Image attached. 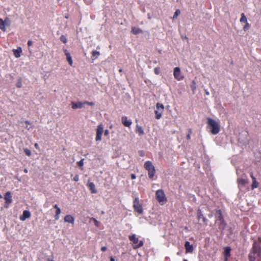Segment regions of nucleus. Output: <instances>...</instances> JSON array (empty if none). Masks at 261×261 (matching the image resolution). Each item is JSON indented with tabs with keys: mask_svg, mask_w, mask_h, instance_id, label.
I'll return each instance as SVG.
<instances>
[{
	"mask_svg": "<svg viewBox=\"0 0 261 261\" xmlns=\"http://www.w3.org/2000/svg\"><path fill=\"white\" fill-rule=\"evenodd\" d=\"M248 259L261 261V247L256 242H254L248 254Z\"/></svg>",
	"mask_w": 261,
	"mask_h": 261,
	"instance_id": "f257e3e1",
	"label": "nucleus"
},
{
	"mask_svg": "<svg viewBox=\"0 0 261 261\" xmlns=\"http://www.w3.org/2000/svg\"><path fill=\"white\" fill-rule=\"evenodd\" d=\"M215 224H218L219 229L220 230H224L226 227V224L225 222L222 211L220 210L216 211Z\"/></svg>",
	"mask_w": 261,
	"mask_h": 261,
	"instance_id": "f03ea898",
	"label": "nucleus"
},
{
	"mask_svg": "<svg viewBox=\"0 0 261 261\" xmlns=\"http://www.w3.org/2000/svg\"><path fill=\"white\" fill-rule=\"evenodd\" d=\"M207 124L211 128V132L212 134L216 135L219 133L220 128V125L217 121L211 118H208Z\"/></svg>",
	"mask_w": 261,
	"mask_h": 261,
	"instance_id": "7ed1b4c3",
	"label": "nucleus"
},
{
	"mask_svg": "<svg viewBox=\"0 0 261 261\" xmlns=\"http://www.w3.org/2000/svg\"><path fill=\"white\" fill-rule=\"evenodd\" d=\"M155 198L161 205H164L167 201V198L165 193L162 189L158 190L156 191Z\"/></svg>",
	"mask_w": 261,
	"mask_h": 261,
	"instance_id": "20e7f679",
	"label": "nucleus"
},
{
	"mask_svg": "<svg viewBox=\"0 0 261 261\" xmlns=\"http://www.w3.org/2000/svg\"><path fill=\"white\" fill-rule=\"evenodd\" d=\"M144 166V168L148 171V177L150 178H152L155 174V170L152 162L149 161H146Z\"/></svg>",
	"mask_w": 261,
	"mask_h": 261,
	"instance_id": "39448f33",
	"label": "nucleus"
},
{
	"mask_svg": "<svg viewBox=\"0 0 261 261\" xmlns=\"http://www.w3.org/2000/svg\"><path fill=\"white\" fill-rule=\"evenodd\" d=\"M128 238L129 240L134 244V245L133 246L134 249H137L143 246V241L142 240L139 241L138 238L136 237L135 234L129 236Z\"/></svg>",
	"mask_w": 261,
	"mask_h": 261,
	"instance_id": "423d86ee",
	"label": "nucleus"
},
{
	"mask_svg": "<svg viewBox=\"0 0 261 261\" xmlns=\"http://www.w3.org/2000/svg\"><path fill=\"white\" fill-rule=\"evenodd\" d=\"M133 207L134 211L139 214H142L143 212V210L142 205L140 203L139 199L138 197H136L133 201Z\"/></svg>",
	"mask_w": 261,
	"mask_h": 261,
	"instance_id": "0eeeda50",
	"label": "nucleus"
},
{
	"mask_svg": "<svg viewBox=\"0 0 261 261\" xmlns=\"http://www.w3.org/2000/svg\"><path fill=\"white\" fill-rule=\"evenodd\" d=\"M156 110L155 111V118L159 119L162 117V113L164 110V106L162 103H157Z\"/></svg>",
	"mask_w": 261,
	"mask_h": 261,
	"instance_id": "6e6552de",
	"label": "nucleus"
},
{
	"mask_svg": "<svg viewBox=\"0 0 261 261\" xmlns=\"http://www.w3.org/2000/svg\"><path fill=\"white\" fill-rule=\"evenodd\" d=\"M103 132V126L102 124H99L96 128V135L95 137L96 141H100L101 140V136Z\"/></svg>",
	"mask_w": 261,
	"mask_h": 261,
	"instance_id": "1a4fd4ad",
	"label": "nucleus"
},
{
	"mask_svg": "<svg viewBox=\"0 0 261 261\" xmlns=\"http://www.w3.org/2000/svg\"><path fill=\"white\" fill-rule=\"evenodd\" d=\"M173 75L174 78L177 81H181L184 79V76L181 74L179 67H176L174 68L173 71Z\"/></svg>",
	"mask_w": 261,
	"mask_h": 261,
	"instance_id": "9d476101",
	"label": "nucleus"
},
{
	"mask_svg": "<svg viewBox=\"0 0 261 261\" xmlns=\"http://www.w3.org/2000/svg\"><path fill=\"white\" fill-rule=\"evenodd\" d=\"M4 199L6 201V207H7L12 202V195L10 192L8 191L6 193Z\"/></svg>",
	"mask_w": 261,
	"mask_h": 261,
	"instance_id": "9b49d317",
	"label": "nucleus"
},
{
	"mask_svg": "<svg viewBox=\"0 0 261 261\" xmlns=\"http://www.w3.org/2000/svg\"><path fill=\"white\" fill-rule=\"evenodd\" d=\"M31 213L30 211L25 210L23 212V214L20 216L19 219L21 221H24L27 219L31 217Z\"/></svg>",
	"mask_w": 261,
	"mask_h": 261,
	"instance_id": "f8f14e48",
	"label": "nucleus"
},
{
	"mask_svg": "<svg viewBox=\"0 0 261 261\" xmlns=\"http://www.w3.org/2000/svg\"><path fill=\"white\" fill-rule=\"evenodd\" d=\"M237 181L238 187L240 189L243 188L248 182L247 179L243 178H238Z\"/></svg>",
	"mask_w": 261,
	"mask_h": 261,
	"instance_id": "ddd939ff",
	"label": "nucleus"
},
{
	"mask_svg": "<svg viewBox=\"0 0 261 261\" xmlns=\"http://www.w3.org/2000/svg\"><path fill=\"white\" fill-rule=\"evenodd\" d=\"M85 105L84 102H82L78 101L77 102H72L71 106L73 109H81Z\"/></svg>",
	"mask_w": 261,
	"mask_h": 261,
	"instance_id": "4468645a",
	"label": "nucleus"
},
{
	"mask_svg": "<svg viewBox=\"0 0 261 261\" xmlns=\"http://www.w3.org/2000/svg\"><path fill=\"white\" fill-rule=\"evenodd\" d=\"M185 247L186 253H192L193 251V246L188 241L186 242Z\"/></svg>",
	"mask_w": 261,
	"mask_h": 261,
	"instance_id": "2eb2a0df",
	"label": "nucleus"
},
{
	"mask_svg": "<svg viewBox=\"0 0 261 261\" xmlns=\"http://www.w3.org/2000/svg\"><path fill=\"white\" fill-rule=\"evenodd\" d=\"M122 123L124 126L126 127H130L132 124V121L127 120V118L126 116H123L121 118Z\"/></svg>",
	"mask_w": 261,
	"mask_h": 261,
	"instance_id": "dca6fc26",
	"label": "nucleus"
},
{
	"mask_svg": "<svg viewBox=\"0 0 261 261\" xmlns=\"http://www.w3.org/2000/svg\"><path fill=\"white\" fill-rule=\"evenodd\" d=\"M64 220L65 222H67V223H71V224H73L74 221V218L71 215H67L64 217Z\"/></svg>",
	"mask_w": 261,
	"mask_h": 261,
	"instance_id": "f3484780",
	"label": "nucleus"
},
{
	"mask_svg": "<svg viewBox=\"0 0 261 261\" xmlns=\"http://www.w3.org/2000/svg\"><path fill=\"white\" fill-rule=\"evenodd\" d=\"M250 177H251L252 179V184L251 185V189H254L255 188H257L258 186V182L256 181V178L253 175L252 173L250 174Z\"/></svg>",
	"mask_w": 261,
	"mask_h": 261,
	"instance_id": "a211bd4d",
	"label": "nucleus"
},
{
	"mask_svg": "<svg viewBox=\"0 0 261 261\" xmlns=\"http://www.w3.org/2000/svg\"><path fill=\"white\" fill-rule=\"evenodd\" d=\"M13 52L14 56L18 58L20 57V54L22 52V49L20 47H18L17 49H14L13 50Z\"/></svg>",
	"mask_w": 261,
	"mask_h": 261,
	"instance_id": "6ab92c4d",
	"label": "nucleus"
},
{
	"mask_svg": "<svg viewBox=\"0 0 261 261\" xmlns=\"http://www.w3.org/2000/svg\"><path fill=\"white\" fill-rule=\"evenodd\" d=\"M135 132L137 133L139 136H141L144 134V132L142 126L137 125L136 127Z\"/></svg>",
	"mask_w": 261,
	"mask_h": 261,
	"instance_id": "aec40b11",
	"label": "nucleus"
},
{
	"mask_svg": "<svg viewBox=\"0 0 261 261\" xmlns=\"http://www.w3.org/2000/svg\"><path fill=\"white\" fill-rule=\"evenodd\" d=\"M231 248L230 247H226L224 248V258H229L230 256Z\"/></svg>",
	"mask_w": 261,
	"mask_h": 261,
	"instance_id": "412c9836",
	"label": "nucleus"
},
{
	"mask_svg": "<svg viewBox=\"0 0 261 261\" xmlns=\"http://www.w3.org/2000/svg\"><path fill=\"white\" fill-rule=\"evenodd\" d=\"M131 32L134 35H137L142 33V31L138 28L134 27L132 28Z\"/></svg>",
	"mask_w": 261,
	"mask_h": 261,
	"instance_id": "4be33fe9",
	"label": "nucleus"
},
{
	"mask_svg": "<svg viewBox=\"0 0 261 261\" xmlns=\"http://www.w3.org/2000/svg\"><path fill=\"white\" fill-rule=\"evenodd\" d=\"M88 186L92 193H97V191L95 190V185L93 182L89 183Z\"/></svg>",
	"mask_w": 261,
	"mask_h": 261,
	"instance_id": "5701e85b",
	"label": "nucleus"
},
{
	"mask_svg": "<svg viewBox=\"0 0 261 261\" xmlns=\"http://www.w3.org/2000/svg\"><path fill=\"white\" fill-rule=\"evenodd\" d=\"M100 55V53L97 50H94L92 52L91 59L92 60H94L98 58Z\"/></svg>",
	"mask_w": 261,
	"mask_h": 261,
	"instance_id": "b1692460",
	"label": "nucleus"
},
{
	"mask_svg": "<svg viewBox=\"0 0 261 261\" xmlns=\"http://www.w3.org/2000/svg\"><path fill=\"white\" fill-rule=\"evenodd\" d=\"M5 26H6L5 22L4 21L3 19L0 18V29L1 30H2L3 31H4V32L6 31V29Z\"/></svg>",
	"mask_w": 261,
	"mask_h": 261,
	"instance_id": "393cba45",
	"label": "nucleus"
},
{
	"mask_svg": "<svg viewBox=\"0 0 261 261\" xmlns=\"http://www.w3.org/2000/svg\"><path fill=\"white\" fill-rule=\"evenodd\" d=\"M191 88L193 91V93H194L195 90H196V83L194 80L192 82V83L191 85Z\"/></svg>",
	"mask_w": 261,
	"mask_h": 261,
	"instance_id": "a878e982",
	"label": "nucleus"
},
{
	"mask_svg": "<svg viewBox=\"0 0 261 261\" xmlns=\"http://www.w3.org/2000/svg\"><path fill=\"white\" fill-rule=\"evenodd\" d=\"M241 22L246 23L247 22V19L244 13L241 14V17L240 20Z\"/></svg>",
	"mask_w": 261,
	"mask_h": 261,
	"instance_id": "bb28decb",
	"label": "nucleus"
},
{
	"mask_svg": "<svg viewBox=\"0 0 261 261\" xmlns=\"http://www.w3.org/2000/svg\"><path fill=\"white\" fill-rule=\"evenodd\" d=\"M204 216H203L202 212L200 209H198L197 211V217L198 219L199 220L200 219H202Z\"/></svg>",
	"mask_w": 261,
	"mask_h": 261,
	"instance_id": "cd10ccee",
	"label": "nucleus"
},
{
	"mask_svg": "<svg viewBox=\"0 0 261 261\" xmlns=\"http://www.w3.org/2000/svg\"><path fill=\"white\" fill-rule=\"evenodd\" d=\"M66 59H67V61L68 62L70 66H72V64H73V62H72V57H71V56L69 55L68 56H66Z\"/></svg>",
	"mask_w": 261,
	"mask_h": 261,
	"instance_id": "c85d7f7f",
	"label": "nucleus"
},
{
	"mask_svg": "<svg viewBox=\"0 0 261 261\" xmlns=\"http://www.w3.org/2000/svg\"><path fill=\"white\" fill-rule=\"evenodd\" d=\"M60 39L64 43H66L67 42V39L66 38V37L63 35H62L60 36Z\"/></svg>",
	"mask_w": 261,
	"mask_h": 261,
	"instance_id": "c756f323",
	"label": "nucleus"
},
{
	"mask_svg": "<svg viewBox=\"0 0 261 261\" xmlns=\"http://www.w3.org/2000/svg\"><path fill=\"white\" fill-rule=\"evenodd\" d=\"M180 14V11L179 9H177L176 10V11L174 13V14L173 16V19L177 18L178 16Z\"/></svg>",
	"mask_w": 261,
	"mask_h": 261,
	"instance_id": "7c9ffc66",
	"label": "nucleus"
},
{
	"mask_svg": "<svg viewBox=\"0 0 261 261\" xmlns=\"http://www.w3.org/2000/svg\"><path fill=\"white\" fill-rule=\"evenodd\" d=\"M4 21L5 22V24L6 25L8 26V27H9L11 25V21L10 20V19L8 17H6L5 19V20H4Z\"/></svg>",
	"mask_w": 261,
	"mask_h": 261,
	"instance_id": "2f4dec72",
	"label": "nucleus"
},
{
	"mask_svg": "<svg viewBox=\"0 0 261 261\" xmlns=\"http://www.w3.org/2000/svg\"><path fill=\"white\" fill-rule=\"evenodd\" d=\"M192 129L189 128L188 129V134L187 135V140H190V139H191V135L192 134Z\"/></svg>",
	"mask_w": 261,
	"mask_h": 261,
	"instance_id": "473e14b6",
	"label": "nucleus"
},
{
	"mask_svg": "<svg viewBox=\"0 0 261 261\" xmlns=\"http://www.w3.org/2000/svg\"><path fill=\"white\" fill-rule=\"evenodd\" d=\"M16 86L17 88H21L22 87V82L21 79H19L17 82Z\"/></svg>",
	"mask_w": 261,
	"mask_h": 261,
	"instance_id": "72a5a7b5",
	"label": "nucleus"
},
{
	"mask_svg": "<svg viewBox=\"0 0 261 261\" xmlns=\"http://www.w3.org/2000/svg\"><path fill=\"white\" fill-rule=\"evenodd\" d=\"M24 152L25 153V154L29 156H30L31 155V151L29 149H27V148L24 149Z\"/></svg>",
	"mask_w": 261,
	"mask_h": 261,
	"instance_id": "f704fd0d",
	"label": "nucleus"
},
{
	"mask_svg": "<svg viewBox=\"0 0 261 261\" xmlns=\"http://www.w3.org/2000/svg\"><path fill=\"white\" fill-rule=\"evenodd\" d=\"M84 159H83L81 160L80 161L77 162V164L79 167H83L84 165Z\"/></svg>",
	"mask_w": 261,
	"mask_h": 261,
	"instance_id": "c9c22d12",
	"label": "nucleus"
},
{
	"mask_svg": "<svg viewBox=\"0 0 261 261\" xmlns=\"http://www.w3.org/2000/svg\"><path fill=\"white\" fill-rule=\"evenodd\" d=\"M250 27V24L248 23V22H246L245 23V25L243 27V30L244 31H246L248 30L249 28Z\"/></svg>",
	"mask_w": 261,
	"mask_h": 261,
	"instance_id": "e433bc0d",
	"label": "nucleus"
},
{
	"mask_svg": "<svg viewBox=\"0 0 261 261\" xmlns=\"http://www.w3.org/2000/svg\"><path fill=\"white\" fill-rule=\"evenodd\" d=\"M154 72L155 74L158 75L160 73V69L159 67H155L154 69Z\"/></svg>",
	"mask_w": 261,
	"mask_h": 261,
	"instance_id": "4c0bfd02",
	"label": "nucleus"
},
{
	"mask_svg": "<svg viewBox=\"0 0 261 261\" xmlns=\"http://www.w3.org/2000/svg\"><path fill=\"white\" fill-rule=\"evenodd\" d=\"M84 104L85 105H89V106H93L94 105V103L93 102H89V101H84Z\"/></svg>",
	"mask_w": 261,
	"mask_h": 261,
	"instance_id": "58836bf2",
	"label": "nucleus"
},
{
	"mask_svg": "<svg viewBox=\"0 0 261 261\" xmlns=\"http://www.w3.org/2000/svg\"><path fill=\"white\" fill-rule=\"evenodd\" d=\"M73 180L75 181H79V175H76L74 176V177H73Z\"/></svg>",
	"mask_w": 261,
	"mask_h": 261,
	"instance_id": "ea45409f",
	"label": "nucleus"
},
{
	"mask_svg": "<svg viewBox=\"0 0 261 261\" xmlns=\"http://www.w3.org/2000/svg\"><path fill=\"white\" fill-rule=\"evenodd\" d=\"M64 52L65 53V55L66 56H68L69 55H70V53L68 52V51L67 49H64Z\"/></svg>",
	"mask_w": 261,
	"mask_h": 261,
	"instance_id": "a19ab883",
	"label": "nucleus"
},
{
	"mask_svg": "<svg viewBox=\"0 0 261 261\" xmlns=\"http://www.w3.org/2000/svg\"><path fill=\"white\" fill-rule=\"evenodd\" d=\"M61 213V209L60 208H58L56 211V214L57 215H60Z\"/></svg>",
	"mask_w": 261,
	"mask_h": 261,
	"instance_id": "79ce46f5",
	"label": "nucleus"
},
{
	"mask_svg": "<svg viewBox=\"0 0 261 261\" xmlns=\"http://www.w3.org/2000/svg\"><path fill=\"white\" fill-rule=\"evenodd\" d=\"M254 242H256L258 244L260 245L261 243V237H258L257 241H254Z\"/></svg>",
	"mask_w": 261,
	"mask_h": 261,
	"instance_id": "37998d69",
	"label": "nucleus"
},
{
	"mask_svg": "<svg viewBox=\"0 0 261 261\" xmlns=\"http://www.w3.org/2000/svg\"><path fill=\"white\" fill-rule=\"evenodd\" d=\"M109 130H108V129H106V130H105V132H104V135H105V136H108V135H109Z\"/></svg>",
	"mask_w": 261,
	"mask_h": 261,
	"instance_id": "c03bdc74",
	"label": "nucleus"
},
{
	"mask_svg": "<svg viewBox=\"0 0 261 261\" xmlns=\"http://www.w3.org/2000/svg\"><path fill=\"white\" fill-rule=\"evenodd\" d=\"M107 250V248L106 246H102L101 248V250L102 251V252H105L106 251V250Z\"/></svg>",
	"mask_w": 261,
	"mask_h": 261,
	"instance_id": "a18cd8bd",
	"label": "nucleus"
},
{
	"mask_svg": "<svg viewBox=\"0 0 261 261\" xmlns=\"http://www.w3.org/2000/svg\"><path fill=\"white\" fill-rule=\"evenodd\" d=\"M32 44H33V42L31 40H29L28 41V46H31V45H32Z\"/></svg>",
	"mask_w": 261,
	"mask_h": 261,
	"instance_id": "49530a36",
	"label": "nucleus"
},
{
	"mask_svg": "<svg viewBox=\"0 0 261 261\" xmlns=\"http://www.w3.org/2000/svg\"><path fill=\"white\" fill-rule=\"evenodd\" d=\"M136 176L135 175V174H131V178L132 179H136Z\"/></svg>",
	"mask_w": 261,
	"mask_h": 261,
	"instance_id": "de8ad7c7",
	"label": "nucleus"
},
{
	"mask_svg": "<svg viewBox=\"0 0 261 261\" xmlns=\"http://www.w3.org/2000/svg\"><path fill=\"white\" fill-rule=\"evenodd\" d=\"M55 218L56 220H58L59 219V215L55 214Z\"/></svg>",
	"mask_w": 261,
	"mask_h": 261,
	"instance_id": "09e8293b",
	"label": "nucleus"
},
{
	"mask_svg": "<svg viewBox=\"0 0 261 261\" xmlns=\"http://www.w3.org/2000/svg\"><path fill=\"white\" fill-rule=\"evenodd\" d=\"M202 221H203V222L204 223H206V222H207V219H206L205 217H204L203 218H202Z\"/></svg>",
	"mask_w": 261,
	"mask_h": 261,
	"instance_id": "8fccbe9b",
	"label": "nucleus"
},
{
	"mask_svg": "<svg viewBox=\"0 0 261 261\" xmlns=\"http://www.w3.org/2000/svg\"><path fill=\"white\" fill-rule=\"evenodd\" d=\"M94 223L96 226H98V222L96 219H94Z\"/></svg>",
	"mask_w": 261,
	"mask_h": 261,
	"instance_id": "3c124183",
	"label": "nucleus"
},
{
	"mask_svg": "<svg viewBox=\"0 0 261 261\" xmlns=\"http://www.w3.org/2000/svg\"><path fill=\"white\" fill-rule=\"evenodd\" d=\"M54 207L57 210V208H60L59 207H58V206L57 205V204H55Z\"/></svg>",
	"mask_w": 261,
	"mask_h": 261,
	"instance_id": "603ef678",
	"label": "nucleus"
},
{
	"mask_svg": "<svg viewBox=\"0 0 261 261\" xmlns=\"http://www.w3.org/2000/svg\"><path fill=\"white\" fill-rule=\"evenodd\" d=\"M35 147L36 148H38L39 147L37 143L35 144Z\"/></svg>",
	"mask_w": 261,
	"mask_h": 261,
	"instance_id": "864d4df0",
	"label": "nucleus"
},
{
	"mask_svg": "<svg viewBox=\"0 0 261 261\" xmlns=\"http://www.w3.org/2000/svg\"><path fill=\"white\" fill-rule=\"evenodd\" d=\"M110 261H115L113 257H110Z\"/></svg>",
	"mask_w": 261,
	"mask_h": 261,
	"instance_id": "5fc2aeb1",
	"label": "nucleus"
},
{
	"mask_svg": "<svg viewBox=\"0 0 261 261\" xmlns=\"http://www.w3.org/2000/svg\"><path fill=\"white\" fill-rule=\"evenodd\" d=\"M25 123H26L27 124H30V122L29 121L27 120L25 121Z\"/></svg>",
	"mask_w": 261,
	"mask_h": 261,
	"instance_id": "6e6d98bb",
	"label": "nucleus"
},
{
	"mask_svg": "<svg viewBox=\"0 0 261 261\" xmlns=\"http://www.w3.org/2000/svg\"><path fill=\"white\" fill-rule=\"evenodd\" d=\"M24 173H28V170L27 169H24Z\"/></svg>",
	"mask_w": 261,
	"mask_h": 261,
	"instance_id": "4d7b16f0",
	"label": "nucleus"
},
{
	"mask_svg": "<svg viewBox=\"0 0 261 261\" xmlns=\"http://www.w3.org/2000/svg\"><path fill=\"white\" fill-rule=\"evenodd\" d=\"M47 261H54L53 259H50V258H47Z\"/></svg>",
	"mask_w": 261,
	"mask_h": 261,
	"instance_id": "13d9d810",
	"label": "nucleus"
},
{
	"mask_svg": "<svg viewBox=\"0 0 261 261\" xmlns=\"http://www.w3.org/2000/svg\"><path fill=\"white\" fill-rule=\"evenodd\" d=\"M228 258H224V261H228Z\"/></svg>",
	"mask_w": 261,
	"mask_h": 261,
	"instance_id": "bf43d9fd",
	"label": "nucleus"
},
{
	"mask_svg": "<svg viewBox=\"0 0 261 261\" xmlns=\"http://www.w3.org/2000/svg\"><path fill=\"white\" fill-rule=\"evenodd\" d=\"M122 71V69H120L119 70V72H121Z\"/></svg>",
	"mask_w": 261,
	"mask_h": 261,
	"instance_id": "052dcab7",
	"label": "nucleus"
},
{
	"mask_svg": "<svg viewBox=\"0 0 261 261\" xmlns=\"http://www.w3.org/2000/svg\"><path fill=\"white\" fill-rule=\"evenodd\" d=\"M2 198V196L1 195V194H0V198Z\"/></svg>",
	"mask_w": 261,
	"mask_h": 261,
	"instance_id": "680f3d73",
	"label": "nucleus"
},
{
	"mask_svg": "<svg viewBox=\"0 0 261 261\" xmlns=\"http://www.w3.org/2000/svg\"><path fill=\"white\" fill-rule=\"evenodd\" d=\"M26 127L27 128V129H28V130H29V129H30V128H28L27 127Z\"/></svg>",
	"mask_w": 261,
	"mask_h": 261,
	"instance_id": "e2e57ef3",
	"label": "nucleus"
},
{
	"mask_svg": "<svg viewBox=\"0 0 261 261\" xmlns=\"http://www.w3.org/2000/svg\"><path fill=\"white\" fill-rule=\"evenodd\" d=\"M184 261H188L187 259H184Z\"/></svg>",
	"mask_w": 261,
	"mask_h": 261,
	"instance_id": "0e129e2a",
	"label": "nucleus"
},
{
	"mask_svg": "<svg viewBox=\"0 0 261 261\" xmlns=\"http://www.w3.org/2000/svg\"><path fill=\"white\" fill-rule=\"evenodd\" d=\"M249 261H254V260H249Z\"/></svg>",
	"mask_w": 261,
	"mask_h": 261,
	"instance_id": "69168bd1",
	"label": "nucleus"
}]
</instances>
